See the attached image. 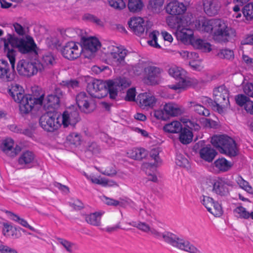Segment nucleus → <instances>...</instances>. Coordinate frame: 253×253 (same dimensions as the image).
I'll return each mask as SVG.
<instances>
[{
	"mask_svg": "<svg viewBox=\"0 0 253 253\" xmlns=\"http://www.w3.org/2000/svg\"><path fill=\"white\" fill-rule=\"evenodd\" d=\"M83 49V47L80 44L70 42L63 47L61 52L65 58L73 60L80 57Z\"/></svg>",
	"mask_w": 253,
	"mask_h": 253,
	"instance_id": "2eb2a0df",
	"label": "nucleus"
},
{
	"mask_svg": "<svg viewBox=\"0 0 253 253\" xmlns=\"http://www.w3.org/2000/svg\"><path fill=\"white\" fill-rule=\"evenodd\" d=\"M109 5L116 9L121 10L126 7V3L123 0H109Z\"/></svg>",
	"mask_w": 253,
	"mask_h": 253,
	"instance_id": "603ef678",
	"label": "nucleus"
},
{
	"mask_svg": "<svg viewBox=\"0 0 253 253\" xmlns=\"http://www.w3.org/2000/svg\"><path fill=\"white\" fill-rule=\"evenodd\" d=\"M42 61L43 63L42 64H43L44 67L45 65L52 66L55 63V59L50 53L44 55Z\"/></svg>",
	"mask_w": 253,
	"mask_h": 253,
	"instance_id": "5fc2aeb1",
	"label": "nucleus"
},
{
	"mask_svg": "<svg viewBox=\"0 0 253 253\" xmlns=\"http://www.w3.org/2000/svg\"><path fill=\"white\" fill-rule=\"evenodd\" d=\"M18 74L25 77H31L41 73L44 70V66L39 61H31L21 59L18 61L16 67Z\"/></svg>",
	"mask_w": 253,
	"mask_h": 253,
	"instance_id": "1a4fd4ad",
	"label": "nucleus"
},
{
	"mask_svg": "<svg viewBox=\"0 0 253 253\" xmlns=\"http://www.w3.org/2000/svg\"><path fill=\"white\" fill-rule=\"evenodd\" d=\"M63 96V93L59 87H55L53 93L49 94L44 100V106L57 109L59 107L60 99Z\"/></svg>",
	"mask_w": 253,
	"mask_h": 253,
	"instance_id": "dca6fc26",
	"label": "nucleus"
},
{
	"mask_svg": "<svg viewBox=\"0 0 253 253\" xmlns=\"http://www.w3.org/2000/svg\"><path fill=\"white\" fill-rule=\"evenodd\" d=\"M237 182L240 187L249 193H252V188L249 184L248 182L245 180L241 176H238L237 178Z\"/></svg>",
	"mask_w": 253,
	"mask_h": 253,
	"instance_id": "864d4df0",
	"label": "nucleus"
},
{
	"mask_svg": "<svg viewBox=\"0 0 253 253\" xmlns=\"http://www.w3.org/2000/svg\"><path fill=\"white\" fill-rule=\"evenodd\" d=\"M67 140L70 144H72L75 147L80 145L82 142L81 135L76 132L70 134L67 137Z\"/></svg>",
	"mask_w": 253,
	"mask_h": 253,
	"instance_id": "79ce46f5",
	"label": "nucleus"
},
{
	"mask_svg": "<svg viewBox=\"0 0 253 253\" xmlns=\"http://www.w3.org/2000/svg\"><path fill=\"white\" fill-rule=\"evenodd\" d=\"M110 85L111 86L110 98L116 99L118 94V89L119 87L126 88L129 85V84L126 78H120L115 81H109Z\"/></svg>",
	"mask_w": 253,
	"mask_h": 253,
	"instance_id": "b1692460",
	"label": "nucleus"
},
{
	"mask_svg": "<svg viewBox=\"0 0 253 253\" xmlns=\"http://www.w3.org/2000/svg\"><path fill=\"white\" fill-rule=\"evenodd\" d=\"M57 240L68 252L70 253H72L73 252V243L62 238H58Z\"/></svg>",
	"mask_w": 253,
	"mask_h": 253,
	"instance_id": "6e6d98bb",
	"label": "nucleus"
},
{
	"mask_svg": "<svg viewBox=\"0 0 253 253\" xmlns=\"http://www.w3.org/2000/svg\"><path fill=\"white\" fill-rule=\"evenodd\" d=\"M129 224L133 227H136L143 232L146 233L150 232L152 235L158 239L161 237L163 239L164 232L161 233L158 232L155 229L151 228L150 226L145 222H139L138 223H136V222H132V223H130Z\"/></svg>",
	"mask_w": 253,
	"mask_h": 253,
	"instance_id": "a878e982",
	"label": "nucleus"
},
{
	"mask_svg": "<svg viewBox=\"0 0 253 253\" xmlns=\"http://www.w3.org/2000/svg\"><path fill=\"white\" fill-rule=\"evenodd\" d=\"M193 46L204 52H210L211 50V44L205 41L198 39L191 42Z\"/></svg>",
	"mask_w": 253,
	"mask_h": 253,
	"instance_id": "e433bc0d",
	"label": "nucleus"
},
{
	"mask_svg": "<svg viewBox=\"0 0 253 253\" xmlns=\"http://www.w3.org/2000/svg\"><path fill=\"white\" fill-rule=\"evenodd\" d=\"M129 156L133 159L136 160H141L145 158L148 153L143 148H134L127 152Z\"/></svg>",
	"mask_w": 253,
	"mask_h": 253,
	"instance_id": "72a5a7b5",
	"label": "nucleus"
},
{
	"mask_svg": "<svg viewBox=\"0 0 253 253\" xmlns=\"http://www.w3.org/2000/svg\"><path fill=\"white\" fill-rule=\"evenodd\" d=\"M102 214L99 212L87 214L84 215V218L86 222L92 225L98 226L100 225V220Z\"/></svg>",
	"mask_w": 253,
	"mask_h": 253,
	"instance_id": "2f4dec72",
	"label": "nucleus"
},
{
	"mask_svg": "<svg viewBox=\"0 0 253 253\" xmlns=\"http://www.w3.org/2000/svg\"><path fill=\"white\" fill-rule=\"evenodd\" d=\"M214 166L218 172H223L228 171L231 168L232 164L226 159L222 158L215 161Z\"/></svg>",
	"mask_w": 253,
	"mask_h": 253,
	"instance_id": "7c9ffc66",
	"label": "nucleus"
},
{
	"mask_svg": "<svg viewBox=\"0 0 253 253\" xmlns=\"http://www.w3.org/2000/svg\"><path fill=\"white\" fill-rule=\"evenodd\" d=\"M162 70L155 66H147L145 69V78L147 84H156L158 83V78L161 74Z\"/></svg>",
	"mask_w": 253,
	"mask_h": 253,
	"instance_id": "aec40b11",
	"label": "nucleus"
},
{
	"mask_svg": "<svg viewBox=\"0 0 253 253\" xmlns=\"http://www.w3.org/2000/svg\"><path fill=\"white\" fill-rule=\"evenodd\" d=\"M214 100L206 97L205 101L213 110L217 111L219 113L223 112V108L227 107L229 103V91L224 86L221 85L213 90Z\"/></svg>",
	"mask_w": 253,
	"mask_h": 253,
	"instance_id": "7ed1b4c3",
	"label": "nucleus"
},
{
	"mask_svg": "<svg viewBox=\"0 0 253 253\" xmlns=\"http://www.w3.org/2000/svg\"><path fill=\"white\" fill-rule=\"evenodd\" d=\"M202 202L203 205L206 208L207 210H211V207L213 205V203L214 202L213 199L209 196H203V198L202 200Z\"/></svg>",
	"mask_w": 253,
	"mask_h": 253,
	"instance_id": "e2e57ef3",
	"label": "nucleus"
},
{
	"mask_svg": "<svg viewBox=\"0 0 253 253\" xmlns=\"http://www.w3.org/2000/svg\"><path fill=\"white\" fill-rule=\"evenodd\" d=\"M186 8L184 4L178 1L169 2L166 7L167 12L171 15H180L184 13Z\"/></svg>",
	"mask_w": 253,
	"mask_h": 253,
	"instance_id": "393cba45",
	"label": "nucleus"
},
{
	"mask_svg": "<svg viewBox=\"0 0 253 253\" xmlns=\"http://www.w3.org/2000/svg\"><path fill=\"white\" fill-rule=\"evenodd\" d=\"M5 212L6 213H8V214H9L10 216H13L12 219L13 220H15V221L18 222V223H19L21 225H22L24 227H26L28 225V223L27 222V221L23 218H21L18 215L13 213V212H12L10 211H5Z\"/></svg>",
	"mask_w": 253,
	"mask_h": 253,
	"instance_id": "680f3d73",
	"label": "nucleus"
},
{
	"mask_svg": "<svg viewBox=\"0 0 253 253\" xmlns=\"http://www.w3.org/2000/svg\"><path fill=\"white\" fill-rule=\"evenodd\" d=\"M183 123L186 124V126L190 129L198 130L200 128V126L195 121L190 120L183 119Z\"/></svg>",
	"mask_w": 253,
	"mask_h": 253,
	"instance_id": "69168bd1",
	"label": "nucleus"
},
{
	"mask_svg": "<svg viewBox=\"0 0 253 253\" xmlns=\"http://www.w3.org/2000/svg\"><path fill=\"white\" fill-rule=\"evenodd\" d=\"M137 102L143 109L152 108L156 104L157 99L150 92H144L139 94L137 97Z\"/></svg>",
	"mask_w": 253,
	"mask_h": 253,
	"instance_id": "6ab92c4d",
	"label": "nucleus"
},
{
	"mask_svg": "<svg viewBox=\"0 0 253 253\" xmlns=\"http://www.w3.org/2000/svg\"><path fill=\"white\" fill-rule=\"evenodd\" d=\"M6 41L9 46L10 48H18L19 52L23 54L35 53L37 54L36 50L37 46L33 39L31 38L28 39L27 41L22 38H19L14 35L8 34L6 39H4V42Z\"/></svg>",
	"mask_w": 253,
	"mask_h": 253,
	"instance_id": "20e7f679",
	"label": "nucleus"
},
{
	"mask_svg": "<svg viewBox=\"0 0 253 253\" xmlns=\"http://www.w3.org/2000/svg\"><path fill=\"white\" fill-rule=\"evenodd\" d=\"M203 5L205 12L210 16L217 14L219 9L218 5L212 0H203Z\"/></svg>",
	"mask_w": 253,
	"mask_h": 253,
	"instance_id": "cd10ccee",
	"label": "nucleus"
},
{
	"mask_svg": "<svg viewBox=\"0 0 253 253\" xmlns=\"http://www.w3.org/2000/svg\"><path fill=\"white\" fill-rule=\"evenodd\" d=\"M83 44L85 51H89L92 53L97 51L100 47V42L99 40L93 37L84 39Z\"/></svg>",
	"mask_w": 253,
	"mask_h": 253,
	"instance_id": "bb28decb",
	"label": "nucleus"
},
{
	"mask_svg": "<svg viewBox=\"0 0 253 253\" xmlns=\"http://www.w3.org/2000/svg\"><path fill=\"white\" fill-rule=\"evenodd\" d=\"M163 239L167 243L181 251L188 253H202L201 251L189 241L179 238L176 235L165 231Z\"/></svg>",
	"mask_w": 253,
	"mask_h": 253,
	"instance_id": "39448f33",
	"label": "nucleus"
},
{
	"mask_svg": "<svg viewBox=\"0 0 253 253\" xmlns=\"http://www.w3.org/2000/svg\"><path fill=\"white\" fill-rule=\"evenodd\" d=\"M80 120L78 111L70 108L64 111L62 114V124L65 127L69 125L74 126Z\"/></svg>",
	"mask_w": 253,
	"mask_h": 253,
	"instance_id": "a211bd4d",
	"label": "nucleus"
},
{
	"mask_svg": "<svg viewBox=\"0 0 253 253\" xmlns=\"http://www.w3.org/2000/svg\"><path fill=\"white\" fill-rule=\"evenodd\" d=\"M175 163L179 167H186L188 165V161L183 155L179 154L176 156Z\"/></svg>",
	"mask_w": 253,
	"mask_h": 253,
	"instance_id": "4d7b16f0",
	"label": "nucleus"
},
{
	"mask_svg": "<svg viewBox=\"0 0 253 253\" xmlns=\"http://www.w3.org/2000/svg\"><path fill=\"white\" fill-rule=\"evenodd\" d=\"M210 183V186L212 187L211 190L214 193L220 196H226L229 193L228 184L222 179L218 178L213 181H209L207 184Z\"/></svg>",
	"mask_w": 253,
	"mask_h": 253,
	"instance_id": "f3484780",
	"label": "nucleus"
},
{
	"mask_svg": "<svg viewBox=\"0 0 253 253\" xmlns=\"http://www.w3.org/2000/svg\"><path fill=\"white\" fill-rule=\"evenodd\" d=\"M164 0H150L148 8L153 12H158L163 5Z\"/></svg>",
	"mask_w": 253,
	"mask_h": 253,
	"instance_id": "a19ab883",
	"label": "nucleus"
},
{
	"mask_svg": "<svg viewBox=\"0 0 253 253\" xmlns=\"http://www.w3.org/2000/svg\"><path fill=\"white\" fill-rule=\"evenodd\" d=\"M244 91L247 95L253 98V84H247L244 87Z\"/></svg>",
	"mask_w": 253,
	"mask_h": 253,
	"instance_id": "774afa93",
	"label": "nucleus"
},
{
	"mask_svg": "<svg viewBox=\"0 0 253 253\" xmlns=\"http://www.w3.org/2000/svg\"><path fill=\"white\" fill-rule=\"evenodd\" d=\"M193 35L192 30L188 28H185L182 27L180 29L176 31V35L178 40L183 43L188 41H191V38Z\"/></svg>",
	"mask_w": 253,
	"mask_h": 253,
	"instance_id": "c756f323",
	"label": "nucleus"
},
{
	"mask_svg": "<svg viewBox=\"0 0 253 253\" xmlns=\"http://www.w3.org/2000/svg\"><path fill=\"white\" fill-rule=\"evenodd\" d=\"M212 206L211 207V210L208 211L215 216H219L222 213V210L221 206L214 201Z\"/></svg>",
	"mask_w": 253,
	"mask_h": 253,
	"instance_id": "8fccbe9b",
	"label": "nucleus"
},
{
	"mask_svg": "<svg viewBox=\"0 0 253 253\" xmlns=\"http://www.w3.org/2000/svg\"><path fill=\"white\" fill-rule=\"evenodd\" d=\"M87 92L92 97L102 98L110 92L111 86L109 81L103 82L101 80H96L87 85Z\"/></svg>",
	"mask_w": 253,
	"mask_h": 253,
	"instance_id": "9d476101",
	"label": "nucleus"
},
{
	"mask_svg": "<svg viewBox=\"0 0 253 253\" xmlns=\"http://www.w3.org/2000/svg\"><path fill=\"white\" fill-rule=\"evenodd\" d=\"M159 150L158 148H154L151 150L150 153V157L153 159L155 162L153 166L157 167L160 163V159L159 156Z\"/></svg>",
	"mask_w": 253,
	"mask_h": 253,
	"instance_id": "052dcab7",
	"label": "nucleus"
},
{
	"mask_svg": "<svg viewBox=\"0 0 253 253\" xmlns=\"http://www.w3.org/2000/svg\"><path fill=\"white\" fill-rule=\"evenodd\" d=\"M129 28L138 36L143 34L146 29V24L143 19L140 17H134L128 22Z\"/></svg>",
	"mask_w": 253,
	"mask_h": 253,
	"instance_id": "4be33fe9",
	"label": "nucleus"
},
{
	"mask_svg": "<svg viewBox=\"0 0 253 253\" xmlns=\"http://www.w3.org/2000/svg\"><path fill=\"white\" fill-rule=\"evenodd\" d=\"M143 6V4L141 0H129L128 8L130 11L136 12L140 11Z\"/></svg>",
	"mask_w": 253,
	"mask_h": 253,
	"instance_id": "ea45409f",
	"label": "nucleus"
},
{
	"mask_svg": "<svg viewBox=\"0 0 253 253\" xmlns=\"http://www.w3.org/2000/svg\"><path fill=\"white\" fill-rule=\"evenodd\" d=\"M35 156L31 151H26L22 153L18 160L19 164L20 165H28L31 163L34 160Z\"/></svg>",
	"mask_w": 253,
	"mask_h": 253,
	"instance_id": "58836bf2",
	"label": "nucleus"
},
{
	"mask_svg": "<svg viewBox=\"0 0 253 253\" xmlns=\"http://www.w3.org/2000/svg\"><path fill=\"white\" fill-rule=\"evenodd\" d=\"M183 22L182 19L178 16H169L167 18V23L168 26L170 28L176 29V31L183 27Z\"/></svg>",
	"mask_w": 253,
	"mask_h": 253,
	"instance_id": "f704fd0d",
	"label": "nucleus"
},
{
	"mask_svg": "<svg viewBox=\"0 0 253 253\" xmlns=\"http://www.w3.org/2000/svg\"><path fill=\"white\" fill-rule=\"evenodd\" d=\"M61 84L68 88H74L79 86V82L75 80H67L62 81Z\"/></svg>",
	"mask_w": 253,
	"mask_h": 253,
	"instance_id": "338daca9",
	"label": "nucleus"
},
{
	"mask_svg": "<svg viewBox=\"0 0 253 253\" xmlns=\"http://www.w3.org/2000/svg\"><path fill=\"white\" fill-rule=\"evenodd\" d=\"M249 100V98L243 94H238L235 97L236 103L241 107L243 106L245 107L247 102Z\"/></svg>",
	"mask_w": 253,
	"mask_h": 253,
	"instance_id": "bf43d9fd",
	"label": "nucleus"
},
{
	"mask_svg": "<svg viewBox=\"0 0 253 253\" xmlns=\"http://www.w3.org/2000/svg\"><path fill=\"white\" fill-rule=\"evenodd\" d=\"M21 91L22 87L16 84L12 85L8 91L14 100L19 103V110L21 114H29L35 104H42L43 101V94H42L39 98H36L31 94L24 95Z\"/></svg>",
	"mask_w": 253,
	"mask_h": 253,
	"instance_id": "f257e3e1",
	"label": "nucleus"
},
{
	"mask_svg": "<svg viewBox=\"0 0 253 253\" xmlns=\"http://www.w3.org/2000/svg\"><path fill=\"white\" fill-rule=\"evenodd\" d=\"M217 55L221 58L231 59L234 58L233 51L228 49H221L218 53Z\"/></svg>",
	"mask_w": 253,
	"mask_h": 253,
	"instance_id": "3c124183",
	"label": "nucleus"
},
{
	"mask_svg": "<svg viewBox=\"0 0 253 253\" xmlns=\"http://www.w3.org/2000/svg\"><path fill=\"white\" fill-rule=\"evenodd\" d=\"M158 35H159V32L156 31L150 33L149 34L150 40L147 41V42L151 46L160 48L161 46L157 42Z\"/></svg>",
	"mask_w": 253,
	"mask_h": 253,
	"instance_id": "de8ad7c7",
	"label": "nucleus"
},
{
	"mask_svg": "<svg viewBox=\"0 0 253 253\" xmlns=\"http://www.w3.org/2000/svg\"><path fill=\"white\" fill-rule=\"evenodd\" d=\"M180 132L179 139L181 143L183 144H187L192 141L193 135L190 129L182 127Z\"/></svg>",
	"mask_w": 253,
	"mask_h": 253,
	"instance_id": "473e14b6",
	"label": "nucleus"
},
{
	"mask_svg": "<svg viewBox=\"0 0 253 253\" xmlns=\"http://www.w3.org/2000/svg\"><path fill=\"white\" fill-rule=\"evenodd\" d=\"M217 154L216 151L210 146L202 148L199 152L200 157L208 162H211Z\"/></svg>",
	"mask_w": 253,
	"mask_h": 253,
	"instance_id": "c85d7f7f",
	"label": "nucleus"
},
{
	"mask_svg": "<svg viewBox=\"0 0 253 253\" xmlns=\"http://www.w3.org/2000/svg\"><path fill=\"white\" fill-rule=\"evenodd\" d=\"M189 107L193 108L194 111L200 115L204 116H209L210 114L208 109H206L203 106L197 103L195 101H190L188 102Z\"/></svg>",
	"mask_w": 253,
	"mask_h": 253,
	"instance_id": "4c0bfd02",
	"label": "nucleus"
},
{
	"mask_svg": "<svg viewBox=\"0 0 253 253\" xmlns=\"http://www.w3.org/2000/svg\"><path fill=\"white\" fill-rule=\"evenodd\" d=\"M211 143L214 147L220 148L221 153L230 157H234L238 154L235 141L227 135L214 136L211 138Z\"/></svg>",
	"mask_w": 253,
	"mask_h": 253,
	"instance_id": "423d86ee",
	"label": "nucleus"
},
{
	"mask_svg": "<svg viewBox=\"0 0 253 253\" xmlns=\"http://www.w3.org/2000/svg\"><path fill=\"white\" fill-rule=\"evenodd\" d=\"M4 50L6 52L10 65L8 62L3 59H0V79L4 82H10L14 80L15 75L14 73L15 61V51L12 49L10 48L8 43L4 42Z\"/></svg>",
	"mask_w": 253,
	"mask_h": 253,
	"instance_id": "f03ea898",
	"label": "nucleus"
},
{
	"mask_svg": "<svg viewBox=\"0 0 253 253\" xmlns=\"http://www.w3.org/2000/svg\"><path fill=\"white\" fill-rule=\"evenodd\" d=\"M39 123L45 130L53 132L60 126L58 115L53 112H47L40 118Z\"/></svg>",
	"mask_w": 253,
	"mask_h": 253,
	"instance_id": "f8f14e48",
	"label": "nucleus"
},
{
	"mask_svg": "<svg viewBox=\"0 0 253 253\" xmlns=\"http://www.w3.org/2000/svg\"><path fill=\"white\" fill-rule=\"evenodd\" d=\"M182 126L178 121H173L165 125L163 129L165 132L169 133H176L180 132Z\"/></svg>",
	"mask_w": 253,
	"mask_h": 253,
	"instance_id": "c9c22d12",
	"label": "nucleus"
},
{
	"mask_svg": "<svg viewBox=\"0 0 253 253\" xmlns=\"http://www.w3.org/2000/svg\"><path fill=\"white\" fill-rule=\"evenodd\" d=\"M108 53L112 64L116 67L124 66L125 57L127 54V50L122 47L114 45L108 47Z\"/></svg>",
	"mask_w": 253,
	"mask_h": 253,
	"instance_id": "ddd939ff",
	"label": "nucleus"
},
{
	"mask_svg": "<svg viewBox=\"0 0 253 253\" xmlns=\"http://www.w3.org/2000/svg\"><path fill=\"white\" fill-rule=\"evenodd\" d=\"M242 12L247 19H253V3L246 4L243 8Z\"/></svg>",
	"mask_w": 253,
	"mask_h": 253,
	"instance_id": "c03bdc74",
	"label": "nucleus"
},
{
	"mask_svg": "<svg viewBox=\"0 0 253 253\" xmlns=\"http://www.w3.org/2000/svg\"><path fill=\"white\" fill-rule=\"evenodd\" d=\"M102 200L105 204L108 206L116 207L118 205H122L123 204L122 202H120L118 200L108 198L105 196H103L102 197Z\"/></svg>",
	"mask_w": 253,
	"mask_h": 253,
	"instance_id": "13d9d810",
	"label": "nucleus"
},
{
	"mask_svg": "<svg viewBox=\"0 0 253 253\" xmlns=\"http://www.w3.org/2000/svg\"><path fill=\"white\" fill-rule=\"evenodd\" d=\"M76 103L80 110L84 113H90L95 108L93 98L84 92H81L76 95Z\"/></svg>",
	"mask_w": 253,
	"mask_h": 253,
	"instance_id": "4468645a",
	"label": "nucleus"
},
{
	"mask_svg": "<svg viewBox=\"0 0 253 253\" xmlns=\"http://www.w3.org/2000/svg\"><path fill=\"white\" fill-rule=\"evenodd\" d=\"M100 146L94 142H89L86 146V153H91L92 154H97L100 152Z\"/></svg>",
	"mask_w": 253,
	"mask_h": 253,
	"instance_id": "49530a36",
	"label": "nucleus"
},
{
	"mask_svg": "<svg viewBox=\"0 0 253 253\" xmlns=\"http://www.w3.org/2000/svg\"><path fill=\"white\" fill-rule=\"evenodd\" d=\"M83 19L84 20H86L95 23L98 26H103V23L102 22V21H101V20L100 19H99L94 15L89 13L85 14L83 16Z\"/></svg>",
	"mask_w": 253,
	"mask_h": 253,
	"instance_id": "a18cd8bd",
	"label": "nucleus"
},
{
	"mask_svg": "<svg viewBox=\"0 0 253 253\" xmlns=\"http://www.w3.org/2000/svg\"><path fill=\"white\" fill-rule=\"evenodd\" d=\"M13 140L11 138H7L2 142L0 145V148L8 156L14 157L21 151V148L18 145H16L15 147H13Z\"/></svg>",
	"mask_w": 253,
	"mask_h": 253,
	"instance_id": "412c9836",
	"label": "nucleus"
},
{
	"mask_svg": "<svg viewBox=\"0 0 253 253\" xmlns=\"http://www.w3.org/2000/svg\"><path fill=\"white\" fill-rule=\"evenodd\" d=\"M216 20L217 19H209L202 17L196 21L195 25L200 31L207 33L212 32L213 34Z\"/></svg>",
	"mask_w": 253,
	"mask_h": 253,
	"instance_id": "5701e85b",
	"label": "nucleus"
},
{
	"mask_svg": "<svg viewBox=\"0 0 253 253\" xmlns=\"http://www.w3.org/2000/svg\"><path fill=\"white\" fill-rule=\"evenodd\" d=\"M146 63L141 61L131 67V71L135 75L139 76L143 72L145 73Z\"/></svg>",
	"mask_w": 253,
	"mask_h": 253,
	"instance_id": "37998d69",
	"label": "nucleus"
},
{
	"mask_svg": "<svg viewBox=\"0 0 253 253\" xmlns=\"http://www.w3.org/2000/svg\"><path fill=\"white\" fill-rule=\"evenodd\" d=\"M91 181L95 184H99L103 186H105L107 185H117L116 183L114 182H112L113 184H109V181L105 178H98L96 177L93 178L91 179Z\"/></svg>",
	"mask_w": 253,
	"mask_h": 253,
	"instance_id": "0e129e2a",
	"label": "nucleus"
},
{
	"mask_svg": "<svg viewBox=\"0 0 253 253\" xmlns=\"http://www.w3.org/2000/svg\"><path fill=\"white\" fill-rule=\"evenodd\" d=\"M184 112V109L179 107L177 104L169 103L164 106L163 109L155 110L154 116L157 119L165 121L170 117L178 116Z\"/></svg>",
	"mask_w": 253,
	"mask_h": 253,
	"instance_id": "9b49d317",
	"label": "nucleus"
},
{
	"mask_svg": "<svg viewBox=\"0 0 253 253\" xmlns=\"http://www.w3.org/2000/svg\"><path fill=\"white\" fill-rule=\"evenodd\" d=\"M169 74L177 81L176 84L169 85V88L180 92L192 85V81L187 78L186 71L182 68L176 66L171 67L169 70Z\"/></svg>",
	"mask_w": 253,
	"mask_h": 253,
	"instance_id": "6e6552de",
	"label": "nucleus"
},
{
	"mask_svg": "<svg viewBox=\"0 0 253 253\" xmlns=\"http://www.w3.org/2000/svg\"><path fill=\"white\" fill-rule=\"evenodd\" d=\"M236 36L235 31L224 20L217 19L212 34L213 39L218 42H227Z\"/></svg>",
	"mask_w": 253,
	"mask_h": 253,
	"instance_id": "0eeeda50",
	"label": "nucleus"
},
{
	"mask_svg": "<svg viewBox=\"0 0 253 253\" xmlns=\"http://www.w3.org/2000/svg\"><path fill=\"white\" fill-rule=\"evenodd\" d=\"M234 212L237 213L238 217L241 218L248 219L250 217V212L242 206H239L234 209Z\"/></svg>",
	"mask_w": 253,
	"mask_h": 253,
	"instance_id": "09e8293b",
	"label": "nucleus"
}]
</instances>
